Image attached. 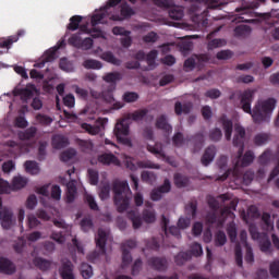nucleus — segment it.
I'll list each match as a JSON object with an SVG mask.
<instances>
[{"label": "nucleus", "mask_w": 279, "mask_h": 279, "mask_svg": "<svg viewBox=\"0 0 279 279\" xmlns=\"http://www.w3.org/2000/svg\"><path fill=\"white\" fill-rule=\"evenodd\" d=\"M254 95H256V89H245L240 95V106L243 112L246 114H251L254 123H263L265 121H269L271 119V113L276 109V99L268 98L266 100H258L253 110H252V101H254Z\"/></svg>", "instance_id": "f257e3e1"}, {"label": "nucleus", "mask_w": 279, "mask_h": 279, "mask_svg": "<svg viewBox=\"0 0 279 279\" xmlns=\"http://www.w3.org/2000/svg\"><path fill=\"white\" fill-rule=\"evenodd\" d=\"M234 132L233 146L239 147L238 157L234 163V173H236L239 167H250V165L254 162V153L248 150L243 156V151L245 150V129L235 124Z\"/></svg>", "instance_id": "f03ea898"}, {"label": "nucleus", "mask_w": 279, "mask_h": 279, "mask_svg": "<svg viewBox=\"0 0 279 279\" xmlns=\"http://www.w3.org/2000/svg\"><path fill=\"white\" fill-rule=\"evenodd\" d=\"M113 202L117 206L118 213H125L130 208L132 202V190L128 181H114L112 183Z\"/></svg>", "instance_id": "7ed1b4c3"}, {"label": "nucleus", "mask_w": 279, "mask_h": 279, "mask_svg": "<svg viewBox=\"0 0 279 279\" xmlns=\"http://www.w3.org/2000/svg\"><path fill=\"white\" fill-rule=\"evenodd\" d=\"M82 34H90L93 38H101L104 33L99 29H88V26L86 24H83L80 26V32L69 38V45L75 47L76 49H80V46L82 45Z\"/></svg>", "instance_id": "20e7f679"}, {"label": "nucleus", "mask_w": 279, "mask_h": 279, "mask_svg": "<svg viewBox=\"0 0 279 279\" xmlns=\"http://www.w3.org/2000/svg\"><path fill=\"white\" fill-rule=\"evenodd\" d=\"M96 247L98 251H94L88 255L89 260H97L100 256H106V242L108 241V233L104 229H98L97 236L95 238Z\"/></svg>", "instance_id": "39448f33"}, {"label": "nucleus", "mask_w": 279, "mask_h": 279, "mask_svg": "<svg viewBox=\"0 0 279 279\" xmlns=\"http://www.w3.org/2000/svg\"><path fill=\"white\" fill-rule=\"evenodd\" d=\"M113 132L114 136L118 140V143L132 146V141L128 137V135L130 134V124H128L125 120L117 122Z\"/></svg>", "instance_id": "423d86ee"}, {"label": "nucleus", "mask_w": 279, "mask_h": 279, "mask_svg": "<svg viewBox=\"0 0 279 279\" xmlns=\"http://www.w3.org/2000/svg\"><path fill=\"white\" fill-rule=\"evenodd\" d=\"M0 221L4 230H10L12 226L16 222L14 218V213L8 207H3V201L0 198Z\"/></svg>", "instance_id": "0eeeda50"}, {"label": "nucleus", "mask_w": 279, "mask_h": 279, "mask_svg": "<svg viewBox=\"0 0 279 279\" xmlns=\"http://www.w3.org/2000/svg\"><path fill=\"white\" fill-rule=\"evenodd\" d=\"M122 0H109L107 5L100 11L92 16V26L96 27L99 23H105L104 19H106V13L108 12L109 8H117ZM131 3H136V0H129Z\"/></svg>", "instance_id": "6e6552de"}, {"label": "nucleus", "mask_w": 279, "mask_h": 279, "mask_svg": "<svg viewBox=\"0 0 279 279\" xmlns=\"http://www.w3.org/2000/svg\"><path fill=\"white\" fill-rule=\"evenodd\" d=\"M136 12L132 7L129 5L128 2H122L120 4V14H111L109 16L110 21H128L129 19H132Z\"/></svg>", "instance_id": "1a4fd4ad"}, {"label": "nucleus", "mask_w": 279, "mask_h": 279, "mask_svg": "<svg viewBox=\"0 0 279 279\" xmlns=\"http://www.w3.org/2000/svg\"><path fill=\"white\" fill-rule=\"evenodd\" d=\"M61 184L66 186L65 192V202L66 204H73L75 202V197H77V181L71 180L66 183V179H61Z\"/></svg>", "instance_id": "9d476101"}, {"label": "nucleus", "mask_w": 279, "mask_h": 279, "mask_svg": "<svg viewBox=\"0 0 279 279\" xmlns=\"http://www.w3.org/2000/svg\"><path fill=\"white\" fill-rule=\"evenodd\" d=\"M169 191H171V181L166 179L162 185L151 191L150 199L153 202H160V199H162V194L169 193Z\"/></svg>", "instance_id": "9b49d317"}, {"label": "nucleus", "mask_w": 279, "mask_h": 279, "mask_svg": "<svg viewBox=\"0 0 279 279\" xmlns=\"http://www.w3.org/2000/svg\"><path fill=\"white\" fill-rule=\"evenodd\" d=\"M16 266H14V263L12 260L0 257V274H5L7 276H12V274H15Z\"/></svg>", "instance_id": "f8f14e48"}, {"label": "nucleus", "mask_w": 279, "mask_h": 279, "mask_svg": "<svg viewBox=\"0 0 279 279\" xmlns=\"http://www.w3.org/2000/svg\"><path fill=\"white\" fill-rule=\"evenodd\" d=\"M128 169L131 171H136V169H160V166L151 162L150 160H143V161H137V166L134 165L133 162L128 161L126 162Z\"/></svg>", "instance_id": "ddd939ff"}, {"label": "nucleus", "mask_w": 279, "mask_h": 279, "mask_svg": "<svg viewBox=\"0 0 279 279\" xmlns=\"http://www.w3.org/2000/svg\"><path fill=\"white\" fill-rule=\"evenodd\" d=\"M25 35V31H19L16 35L0 39V49H11L14 43H19V38Z\"/></svg>", "instance_id": "4468645a"}, {"label": "nucleus", "mask_w": 279, "mask_h": 279, "mask_svg": "<svg viewBox=\"0 0 279 279\" xmlns=\"http://www.w3.org/2000/svg\"><path fill=\"white\" fill-rule=\"evenodd\" d=\"M157 130H161L165 132V134H171L173 132V126L169 124V121L167 120L166 114H161L156 119L155 123Z\"/></svg>", "instance_id": "2eb2a0df"}, {"label": "nucleus", "mask_w": 279, "mask_h": 279, "mask_svg": "<svg viewBox=\"0 0 279 279\" xmlns=\"http://www.w3.org/2000/svg\"><path fill=\"white\" fill-rule=\"evenodd\" d=\"M148 265L155 271H167V259L162 257H150L148 259Z\"/></svg>", "instance_id": "dca6fc26"}, {"label": "nucleus", "mask_w": 279, "mask_h": 279, "mask_svg": "<svg viewBox=\"0 0 279 279\" xmlns=\"http://www.w3.org/2000/svg\"><path fill=\"white\" fill-rule=\"evenodd\" d=\"M60 276L62 279H75V275H73V263L71 260L62 262Z\"/></svg>", "instance_id": "f3484780"}, {"label": "nucleus", "mask_w": 279, "mask_h": 279, "mask_svg": "<svg viewBox=\"0 0 279 279\" xmlns=\"http://www.w3.org/2000/svg\"><path fill=\"white\" fill-rule=\"evenodd\" d=\"M216 154H217V148L215 146L207 147L201 159L202 165L204 167H208L213 162V160H215Z\"/></svg>", "instance_id": "a211bd4d"}, {"label": "nucleus", "mask_w": 279, "mask_h": 279, "mask_svg": "<svg viewBox=\"0 0 279 279\" xmlns=\"http://www.w3.org/2000/svg\"><path fill=\"white\" fill-rule=\"evenodd\" d=\"M98 162L101 165L110 166V165H119V158L111 153H105L98 156Z\"/></svg>", "instance_id": "6ab92c4d"}, {"label": "nucleus", "mask_w": 279, "mask_h": 279, "mask_svg": "<svg viewBox=\"0 0 279 279\" xmlns=\"http://www.w3.org/2000/svg\"><path fill=\"white\" fill-rule=\"evenodd\" d=\"M220 122L222 123L225 130L226 140L230 141L232 138V130L234 128L232 120H229L228 118H226V116H222L220 118Z\"/></svg>", "instance_id": "aec40b11"}, {"label": "nucleus", "mask_w": 279, "mask_h": 279, "mask_svg": "<svg viewBox=\"0 0 279 279\" xmlns=\"http://www.w3.org/2000/svg\"><path fill=\"white\" fill-rule=\"evenodd\" d=\"M102 80L110 84V86H114V88H117V82H121V80H123V74L120 72L107 73Z\"/></svg>", "instance_id": "412c9836"}, {"label": "nucleus", "mask_w": 279, "mask_h": 279, "mask_svg": "<svg viewBox=\"0 0 279 279\" xmlns=\"http://www.w3.org/2000/svg\"><path fill=\"white\" fill-rule=\"evenodd\" d=\"M206 221L210 225L217 223V228H223V223H226V217L217 220V211L213 210L206 215Z\"/></svg>", "instance_id": "4be33fe9"}, {"label": "nucleus", "mask_w": 279, "mask_h": 279, "mask_svg": "<svg viewBox=\"0 0 279 279\" xmlns=\"http://www.w3.org/2000/svg\"><path fill=\"white\" fill-rule=\"evenodd\" d=\"M69 145V138L63 135H54L52 137V147L53 149H64Z\"/></svg>", "instance_id": "5701e85b"}, {"label": "nucleus", "mask_w": 279, "mask_h": 279, "mask_svg": "<svg viewBox=\"0 0 279 279\" xmlns=\"http://www.w3.org/2000/svg\"><path fill=\"white\" fill-rule=\"evenodd\" d=\"M36 132H38V129H36V126H31L25 131L19 132L17 136L20 141H32V138H35Z\"/></svg>", "instance_id": "b1692460"}, {"label": "nucleus", "mask_w": 279, "mask_h": 279, "mask_svg": "<svg viewBox=\"0 0 279 279\" xmlns=\"http://www.w3.org/2000/svg\"><path fill=\"white\" fill-rule=\"evenodd\" d=\"M101 60L108 62L109 64H113L114 66H121V60L114 57V53L111 51H105L100 56Z\"/></svg>", "instance_id": "393cba45"}, {"label": "nucleus", "mask_w": 279, "mask_h": 279, "mask_svg": "<svg viewBox=\"0 0 279 279\" xmlns=\"http://www.w3.org/2000/svg\"><path fill=\"white\" fill-rule=\"evenodd\" d=\"M260 252L264 254H271V240H269V235L266 233L258 240Z\"/></svg>", "instance_id": "a878e982"}, {"label": "nucleus", "mask_w": 279, "mask_h": 279, "mask_svg": "<svg viewBox=\"0 0 279 279\" xmlns=\"http://www.w3.org/2000/svg\"><path fill=\"white\" fill-rule=\"evenodd\" d=\"M26 173H31V175H38L40 173V166H38V162L27 160L24 163Z\"/></svg>", "instance_id": "bb28decb"}, {"label": "nucleus", "mask_w": 279, "mask_h": 279, "mask_svg": "<svg viewBox=\"0 0 279 279\" xmlns=\"http://www.w3.org/2000/svg\"><path fill=\"white\" fill-rule=\"evenodd\" d=\"M236 206H238V203L234 201H231L229 206L223 207L221 209V211H220L221 217H225V219L228 217L230 219H234V214L232 213V210H236Z\"/></svg>", "instance_id": "cd10ccee"}, {"label": "nucleus", "mask_w": 279, "mask_h": 279, "mask_svg": "<svg viewBox=\"0 0 279 279\" xmlns=\"http://www.w3.org/2000/svg\"><path fill=\"white\" fill-rule=\"evenodd\" d=\"M128 218L132 221L134 230H138L143 226V219L138 213L131 210L128 213Z\"/></svg>", "instance_id": "c85d7f7f"}, {"label": "nucleus", "mask_w": 279, "mask_h": 279, "mask_svg": "<svg viewBox=\"0 0 279 279\" xmlns=\"http://www.w3.org/2000/svg\"><path fill=\"white\" fill-rule=\"evenodd\" d=\"M33 265H35V267H37L41 271H47L51 267V262L41 257H35L33 259Z\"/></svg>", "instance_id": "c756f323"}, {"label": "nucleus", "mask_w": 279, "mask_h": 279, "mask_svg": "<svg viewBox=\"0 0 279 279\" xmlns=\"http://www.w3.org/2000/svg\"><path fill=\"white\" fill-rule=\"evenodd\" d=\"M191 104H183L180 101H177L174 105V112L178 117H180V114H189L191 112Z\"/></svg>", "instance_id": "7c9ffc66"}, {"label": "nucleus", "mask_w": 279, "mask_h": 279, "mask_svg": "<svg viewBox=\"0 0 279 279\" xmlns=\"http://www.w3.org/2000/svg\"><path fill=\"white\" fill-rule=\"evenodd\" d=\"M252 34V27L247 25H239L234 28V36L238 38H245Z\"/></svg>", "instance_id": "2f4dec72"}, {"label": "nucleus", "mask_w": 279, "mask_h": 279, "mask_svg": "<svg viewBox=\"0 0 279 279\" xmlns=\"http://www.w3.org/2000/svg\"><path fill=\"white\" fill-rule=\"evenodd\" d=\"M147 150L157 158H165V150L162 149V145L160 143H156L154 146L147 145Z\"/></svg>", "instance_id": "473e14b6"}, {"label": "nucleus", "mask_w": 279, "mask_h": 279, "mask_svg": "<svg viewBox=\"0 0 279 279\" xmlns=\"http://www.w3.org/2000/svg\"><path fill=\"white\" fill-rule=\"evenodd\" d=\"M48 143L40 141L38 143V149H37V160H39V162H43V160H45L47 158V147H48Z\"/></svg>", "instance_id": "72a5a7b5"}, {"label": "nucleus", "mask_w": 279, "mask_h": 279, "mask_svg": "<svg viewBox=\"0 0 279 279\" xmlns=\"http://www.w3.org/2000/svg\"><path fill=\"white\" fill-rule=\"evenodd\" d=\"M263 229L266 232L274 230V222L271 221V215L269 213H264L262 215Z\"/></svg>", "instance_id": "f704fd0d"}, {"label": "nucleus", "mask_w": 279, "mask_h": 279, "mask_svg": "<svg viewBox=\"0 0 279 279\" xmlns=\"http://www.w3.org/2000/svg\"><path fill=\"white\" fill-rule=\"evenodd\" d=\"M27 185V179L24 177H14L12 181L13 191H20V189H25Z\"/></svg>", "instance_id": "c9c22d12"}, {"label": "nucleus", "mask_w": 279, "mask_h": 279, "mask_svg": "<svg viewBox=\"0 0 279 279\" xmlns=\"http://www.w3.org/2000/svg\"><path fill=\"white\" fill-rule=\"evenodd\" d=\"M81 275L84 279L93 278V266L88 263H82L80 268Z\"/></svg>", "instance_id": "e433bc0d"}, {"label": "nucleus", "mask_w": 279, "mask_h": 279, "mask_svg": "<svg viewBox=\"0 0 279 279\" xmlns=\"http://www.w3.org/2000/svg\"><path fill=\"white\" fill-rule=\"evenodd\" d=\"M82 130H85V132H87V134H90L92 136H97V134H99V132H101V126L99 125H92L88 123H83L81 124Z\"/></svg>", "instance_id": "4c0bfd02"}, {"label": "nucleus", "mask_w": 279, "mask_h": 279, "mask_svg": "<svg viewBox=\"0 0 279 279\" xmlns=\"http://www.w3.org/2000/svg\"><path fill=\"white\" fill-rule=\"evenodd\" d=\"M174 184L177 189H184L189 186V179L180 173L174 174Z\"/></svg>", "instance_id": "58836bf2"}, {"label": "nucleus", "mask_w": 279, "mask_h": 279, "mask_svg": "<svg viewBox=\"0 0 279 279\" xmlns=\"http://www.w3.org/2000/svg\"><path fill=\"white\" fill-rule=\"evenodd\" d=\"M82 23V16L81 15H73L70 19V23L68 24V29L70 32H75L80 29V24Z\"/></svg>", "instance_id": "ea45409f"}, {"label": "nucleus", "mask_w": 279, "mask_h": 279, "mask_svg": "<svg viewBox=\"0 0 279 279\" xmlns=\"http://www.w3.org/2000/svg\"><path fill=\"white\" fill-rule=\"evenodd\" d=\"M122 250V269H125L132 263V254L125 246H121Z\"/></svg>", "instance_id": "a19ab883"}, {"label": "nucleus", "mask_w": 279, "mask_h": 279, "mask_svg": "<svg viewBox=\"0 0 279 279\" xmlns=\"http://www.w3.org/2000/svg\"><path fill=\"white\" fill-rule=\"evenodd\" d=\"M187 260H191V252H180L175 257H174V263L179 266L184 265Z\"/></svg>", "instance_id": "79ce46f5"}, {"label": "nucleus", "mask_w": 279, "mask_h": 279, "mask_svg": "<svg viewBox=\"0 0 279 279\" xmlns=\"http://www.w3.org/2000/svg\"><path fill=\"white\" fill-rule=\"evenodd\" d=\"M228 243V238L226 236V232L218 231L215 234V245L216 247H223V244Z\"/></svg>", "instance_id": "37998d69"}, {"label": "nucleus", "mask_w": 279, "mask_h": 279, "mask_svg": "<svg viewBox=\"0 0 279 279\" xmlns=\"http://www.w3.org/2000/svg\"><path fill=\"white\" fill-rule=\"evenodd\" d=\"M59 68L61 69V71H64L65 73H73V71H75V69L73 68V63L66 60V58L60 59Z\"/></svg>", "instance_id": "c03bdc74"}, {"label": "nucleus", "mask_w": 279, "mask_h": 279, "mask_svg": "<svg viewBox=\"0 0 279 279\" xmlns=\"http://www.w3.org/2000/svg\"><path fill=\"white\" fill-rule=\"evenodd\" d=\"M169 16L173 21H182L184 19V10L182 8H173L169 11Z\"/></svg>", "instance_id": "a18cd8bd"}, {"label": "nucleus", "mask_w": 279, "mask_h": 279, "mask_svg": "<svg viewBox=\"0 0 279 279\" xmlns=\"http://www.w3.org/2000/svg\"><path fill=\"white\" fill-rule=\"evenodd\" d=\"M234 256L238 267H243V250L241 248V243L235 244Z\"/></svg>", "instance_id": "49530a36"}, {"label": "nucleus", "mask_w": 279, "mask_h": 279, "mask_svg": "<svg viewBox=\"0 0 279 279\" xmlns=\"http://www.w3.org/2000/svg\"><path fill=\"white\" fill-rule=\"evenodd\" d=\"M148 112H149V110H147V109L136 110L130 114V119H132V121H143V119H145V117H147Z\"/></svg>", "instance_id": "de8ad7c7"}, {"label": "nucleus", "mask_w": 279, "mask_h": 279, "mask_svg": "<svg viewBox=\"0 0 279 279\" xmlns=\"http://www.w3.org/2000/svg\"><path fill=\"white\" fill-rule=\"evenodd\" d=\"M76 143L78 147H81V150L85 154H89V151L93 149L94 145L93 142L86 141V140H76Z\"/></svg>", "instance_id": "09e8293b"}, {"label": "nucleus", "mask_w": 279, "mask_h": 279, "mask_svg": "<svg viewBox=\"0 0 279 279\" xmlns=\"http://www.w3.org/2000/svg\"><path fill=\"white\" fill-rule=\"evenodd\" d=\"M143 220L145 221V223H154V221H156V213L154 211V209H144Z\"/></svg>", "instance_id": "8fccbe9b"}, {"label": "nucleus", "mask_w": 279, "mask_h": 279, "mask_svg": "<svg viewBox=\"0 0 279 279\" xmlns=\"http://www.w3.org/2000/svg\"><path fill=\"white\" fill-rule=\"evenodd\" d=\"M84 69H101L102 64L101 61L95 60V59H87L83 62Z\"/></svg>", "instance_id": "3c124183"}, {"label": "nucleus", "mask_w": 279, "mask_h": 279, "mask_svg": "<svg viewBox=\"0 0 279 279\" xmlns=\"http://www.w3.org/2000/svg\"><path fill=\"white\" fill-rule=\"evenodd\" d=\"M223 136V133L221 132V129L216 128L209 131V140L214 143H219Z\"/></svg>", "instance_id": "603ef678"}, {"label": "nucleus", "mask_w": 279, "mask_h": 279, "mask_svg": "<svg viewBox=\"0 0 279 279\" xmlns=\"http://www.w3.org/2000/svg\"><path fill=\"white\" fill-rule=\"evenodd\" d=\"M187 215H191L192 219L197 217V201H192L185 206Z\"/></svg>", "instance_id": "864d4df0"}, {"label": "nucleus", "mask_w": 279, "mask_h": 279, "mask_svg": "<svg viewBox=\"0 0 279 279\" xmlns=\"http://www.w3.org/2000/svg\"><path fill=\"white\" fill-rule=\"evenodd\" d=\"M141 178L142 182H146V184H153L156 182V173L150 171H143Z\"/></svg>", "instance_id": "5fc2aeb1"}, {"label": "nucleus", "mask_w": 279, "mask_h": 279, "mask_svg": "<svg viewBox=\"0 0 279 279\" xmlns=\"http://www.w3.org/2000/svg\"><path fill=\"white\" fill-rule=\"evenodd\" d=\"M76 154H77V151H75V149L70 148V149L61 153L60 160H62V162H69V160H72V158H75Z\"/></svg>", "instance_id": "6e6d98bb"}, {"label": "nucleus", "mask_w": 279, "mask_h": 279, "mask_svg": "<svg viewBox=\"0 0 279 279\" xmlns=\"http://www.w3.org/2000/svg\"><path fill=\"white\" fill-rule=\"evenodd\" d=\"M226 46L225 39H211L207 44V49L213 51V49H219V47Z\"/></svg>", "instance_id": "4d7b16f0"}, {"label": "nucleus", "mask_w": 279, "mask_h": 279, "mask_svg": "<svg viewBox=\"0 0 279 279\" xmlns=\"http://www.w3.org/2000/svg\"><path fill=\"white\" fill-rule=\"evenodd\" d=\"M227 233L231 243H234V241H236V225H234V222H230L227 226Z\"/></svg>", "instance_id": "13d9d810"}, {"label": "nucleus", "mask_w": 279, "mask_h": 279, "mask_svg": "<svg viewBox=\"0 0 279 279\" xmlns=\"http://www.w3.org/2000/svg\"><path fill=\"white\" fill-rule=\"evenodd\" d=\"M36 121H38L40 125H51V123H53V118L47 114L38 113L36 116Z\"/></svg>", "instance_id": "bf43d9fd"}, {"label": "nucleus", "mask_w": 279, "mask_h": 279, "mask_svg": "<svg viewBox=\"0 0 279 279\" xmlns=\"http://www.w3.org/2000/svg\"><path fill=\"white\" fill-rule=\"evenodd\" d=\"M123 101H125V104H134V101H138V94L136 92H125Z\"/></svg>", "instance_id": "052dcab7"}, {"label": "nucleus", "mask_w": 279, "mask_h": 279, "mask_svg": "<svg viewBox=\"0 0 279 279\" xmlns=\"http://www.w3.org/2000/svg\"><path fill=\"white\" fill-rule=\"evenodd\" d=\"M268 142H269V134L267 133H259L254 137V143L255 145H258V146L265 145Z\"/></svg>", "instance_id": "680f3d73"}, {"label": "nucleus", "mask_w": 279, "mask_h": 279, "mask_svg": "<svg viewBox=\"0 0 279 279\" xmlns=\"http://www.w3.org/2000/svg\"><path fill=\"white\" fill-rule=\"evenodd\" d=\"M13 189L10 183L3 179H0V195L12 193Z\"/></svg>", "instance_id": "e2e57ef3"}, {"label": "nucleus", "mask_w": 279, "mask_h": 279, "mask_svg": "<svg viewBox=\"0 0 279 279\" xmlns=\"http://www.w3.org/2000/svg\"><path fill=\"white\" fill-rule=\"evenodd\" d=\"M190 254H191V258L193 256H202V254H204V250L202 248V244H199L197 242L193 243L192 246H191Z\"/></svg>", "instance_id": "0e129e2a"}, {"label": "nucleus", "mask_w": 279, "mask_h": 279, "mask_svg": "<svg viewBox=\"0 0 279 279\" xmlns=\"http://www.w3.org/2000/svg\"><path fill=\"white\" fill-rule=\"evenodd\" d=\"M269 271L272 278H279V260L278 259H275L272 263H270Z\"/></svg>", "instance_id": "69168bd1"}, {"label": "nucleus", "mask_w": 279, "mask_h": 279, "mask_svg": "<svg viewBox=\"0 0 279 279\" xmlns=\"http://www.w3.org/2000/svg\"><path fill=\"white\" fill-rule=\"evenodd\" d=\"M158 58V50H151L147 56H146V62L148 66H156V59Z\"/></svg>", "instance_id": "338daca9"}, {"label": "nucleus", "mask_w": 279, "mask_h": 279, "mask_svg": "<svg viewBox=\"0 0 279 279\" xmlns=\"http://www.w3.org/2000/svg\"><path fill=\"white\" fill-rule=\"evenodd\" d=\"M93 219L90 218H83L81 220V230H83V232H88V230H93Z\"/></svg>", "instance_id": "774afa93"}]
</instances>
